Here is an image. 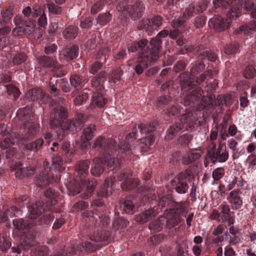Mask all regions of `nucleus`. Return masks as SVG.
<instances>
[{
    "label": "nucleus",
    "instance_id": "obj_1",
    "mask_svg": "<svg viewBox=\"0 0 256 256\" xmlns=\"http://www.w3.org/2000/svg\"><path fill=\"white\" fill-rule=\"evenodd\" d=\"M92 148L102 153L104 161L107 163L108 166L114 168L118 167L120 160L114 156L118 153V146L114 140L100 136L94 140Z\"/></svg>",
    "mask_w": 256,
    "mask_h": 256
},
{
    "label": "nucleus",
    "instance_id": "obj_2",
    "mask_svg": "<svg viewBox=\"0 0 256 256\" xmlns=\"http://www.w3.org/2000/svg\"><path fill=\"white\" fill-rule=\"evenodd\" d=\"M90 162L88 160L81 162L78 170V174L79 176L78 180H80L79 188L74 189V194L81 193L80 197L82 199L90 198L96 186V183L94 181L85 180V178L88 173Z\"/></svg>",
    "mask_w": 256,
    "mask_h": 256
},
{
    "label": "nucleus",
    "instance_id": "obj_3",
    "mask_svg": "<svg viewBox=\"0 0 256 256\" xmlns=\"http://www.w3.org/2000/svg\"><path fill=\"white\" fill-rule=\"evenodd\" d=\"M116 9L119 12H124V14L130 15L132 18L135 20L142 16L144 8L140 2L136 3L132 6L128 5L125 2H120L117 6Z\"/></svg>",
    "mask_w": 256,
    "mask_h": 256
},
{
    "label": "nucleus",
    "instance_id": "obj_4",
    "mask_svg": "<svg viewBox=\"0 0 256 256\" xmlns=\"http://www.w3.org/2000/svg\"><path fill=\"white\" fill-rule=\"evenodd\" d=\"M38 62L41 66L50 68L54 72V76L61 77L66 74V72L62 70V66L59 64L56 58L46 56H42L38 58Z\"/></svg>",
    "mask_w": 256,
    "mask_h": 256
},
{
    "label": "nucleus",
    "instance_id": "obj_5",
    "mask_svg": "<svg viewBox=\"0 0 256 256\" xmlns=\"http://www.w3.org/2000/svg\"><path fill=\"white\" fill-rule=\"evenodd\" d=\"M84 122V120L82 116H78L72 120L62 122V128L59 130V132H58V138L61 140L64 138V130H68L72 132H76L82 128Z\"/></svg>",
    "mask_w": 256,
    "mask_h": 256
},
{
    "label": "nucleus",
    "instance_id": "obj_6",
    "mask_svg": "<svg viewBox=\"0 0 256 256\" xmlns=\"http://www.w3.org/2000/svg\"><path fill=\"white\" fill-rule=\"evenodd\" d=\"M234 2H237L236 5L232 6L228 14V17L229 19L233 20L238 18L242 11V5H244V10L246 12H250L254 8V4L250 0H233Z\"/></svg>",
    "mask_w": 256,
    "mask_h": 256
},
{
    "label": "nucleus",
    "instance_id": "obj_7",
    "mask_svg": "<svg viewBox=\"0 0 256 256\" xmlns=\"http://www.w3.org/2000/svg\"><path fill=\"white\" fill-rule=\"evenodd\" d=\"M208 154L211 162L213 164L218 162H226L229 157L228 152L226 150H222V146L220 144L216 149V144L212 142V147L208 150Z\"/></svg>",
    "mask_w": 256,
    "mask_h": 256
},
{
    "label": "nucleus",
    "instance_id": "obj_8",
    "mask_svg": "<svg viewBox=\"0 0 256 256\" xmlns=\"http://www.w3.org/2000/svg\"><path fill=\"white\" fill-rule=\"evenodd\" d=\"M150 57L142 54L138 58V64L135 68L136 72L137 74H141L144 68L148 66L153 64L158 59L159 55L155 51L150 50Z\"/></svg>",
    "mask_w": 256,
    "mask_h": 256
},
{
    "label": "nucleus",
    "instance_id": "obj_9",
    "mask_svg": "<svg viewBox=\"0 0 256 256\" xmlns=\"http://www.w3.org/2000/svg\"><path fill=\"white\" fill-rule=\"evenodd\" d=\"M188 180L184 174H180L175 177L172 182V186L174 188L176 191L180 194H185L188 188Z\"/></svg>",
    "mask_w": 256,
    "mask_h": 256
},
{
    "label": "nucleus",
    "instance_id": "obj_10",
    "mask_svg": "<svg viewBox=\"0 0 256 256\" xmlns=\"http://www.w3.org/2000/svg\"><path fill=\"white\" fill-rule=\"evenodd\" d=\"M230 20L224 19L218 16H215L210 19L208 26L212 28L215 30L221 32L228 28L230 26Z\"/></svg>",
    "mask_w": 256,
    "mask_h": 256
},
{
    "label": "nucleus",
    "instance_id": "obj_11",
    "mask_svg": "<svg viewBox=\"0 0 256 256\" xmlns=\"http://www.w3.org/2000/svg\"><path fill=\"white\" fill-rule=\"evenodd\" d=\"M68 81L65 78L56 79L51 78L50 81V94L56 96L59 92L58 88H62L64 92H68L70 90L68 88H64L62 84H67Z\"/></svg>",
    "mask_w": 256,
    "mask_h": 256
},
{
    "label": "nucleus",
    "instance_id": "obj_12",
    "mask_svg": "<svg viewBox=\"0 0 256 256\" xmlns=\"http://www.w3.org/2000/svg\"><path fill=\"white\" fill-rule=\"evenodd\" d=\"M240 194L239 190H234L229 193L227 197V200L234 210L239 209L242 205L243 202L240 196Z\"/></svg>",
    "mask_w": 256,
    "mask_h": 256
},
{
    "label": "nucleus",
    "instance_id": "obj_13",
    "mask_svg": "<svg viewBox=\"0 0 256 256\" xmlns=\"http://www.w3.org/2000/svg\"><path fill=\"white\" fill-rule=\"evenodd\" d=\"M106 73L104 71L100 72L98 76H94L91 80L93 92H104L103 83L106 80Z\"/></svg>",
    "mask_w": 256,
    "mask_h": 256
},
{
    "label": "nucleus",
    "instance_id": "obj_14",
    "mask_svg": "<svg viewBox=\"0 0 256 256\" xmlns=\"http://www.w3.org/2000/svg\"><path fill=\"white\" fill-rule=\"evenodd\" d=\"M108 237L102 238L98 236H92L90 237V241H86L82 246L85 248V250L89 252H92L96 250L100 247L99 242H104L108 240Z\"/></svg>",
    "mask_w": 256,
    "mask_h": 256
},
{
    "label": "nucleus",
    "instance_id": "obj_15",
    "mask_svg": "<svg viewBox=\"0 0 256 256\" xmlns=\"http://www.w3.org/2000/svg\"><path fill=\"white\" fill-rule=\"evenodd\" d=\"M78 54V48L74 45L66 48L60 54L59 58L62 61H68L76 58Z\"/></svg>",
    "mask_w": 256,
    "mask_h": 256
},
{
    "label": "nucleus",
    "instance_id": "obj_16",
    "mask_svg": "<svg viewBox=\"0 0 256 256\" xmlns=\"http://www.w3.org/2000/svg\"><path fill=\"white\" fill-rule=\"evenodd\" d=\"M169 34V31L166 30H163L158 33L154 38H152L150 42L152 48L150 51H155L158 54V52L161 49L162 40L160 38H165Z\"/></svg>",
    "mask_w": 256,
    "mask_h": 256
},
{
    "label": "nucleus",
    "instance_id": "obj_17",
    "mask_svg": "<svg viewBox=\"0 0 256 256\" xmlns=\"http://www.w3.org/2000/svg\"><path fill=\"white\" fill-rule=\"evenodd\" d=\"M104 92H93L91 100V106L96 108L104 106L107 102V100L103 97Z\"/></svg>",
    "mask_w": 256,
    "mask_h": 256
},
{
    "label": "nucleus",
    "instance_id": "obj_18",
    "mask_svg": "<svg viewBox=\"0 0 256 256\" xmlns=\"http://www.w3.org/2000/svg\"><path fill=\"white\" fill-rule=\"evenodd\" d=\"M14 6H6L1 10L2 18H0V26L6 25L14 15Z\"/></svg>",
    "mask_w": 256,
    "mask_h": 256
},
{
    "label": "nucleus",
    "instance_id": "obj_19",
    "mask_svg": "<svg viewBox=\"0 0 256 256\" xmlns=\"http://www.w3.org/2000/svg\"><path fill=\"white\" fill-rule=\"evenodd\" d=\"M221 206L222 222H227L228 223V225L230 226L234 223V219L233 218L232 212H230V206L226 202H222Z\"/></svg>",
    "mask_w": 256,
    "mask_h": 256
},
{
    "label": "nucleus",
    "instance_id": "obj_20",
    "mask_svg": "<svg viewBox=\"0 0 256 256\" xmlns=\"http://www.w3.org/2000/svg\"><path fill=\"white\" fill-rule=\"evenodd\" d=\"M102 163H107L104 161L103 156L100 158H95L93 160V164L91 168V173L93 176H98L102 174L104 171Z\"/></svg>",
    "mask_w": 256,
    "mask_h": 256
},
{
    "label": "nucleus",
    "instance_id": "obj_21",
    "mask_svg": "<svg viewBox=\"0 0 256 256\" xmlns=\"http://www.w3.org/2000/svg\"><path fill=\"white\" fill-rule=\"evenodd\" d=\"M50 170L46 168V172H44L36 176L34 180L35 184L40 188H44L50 182V177L48 171Z\"/></svg>",
    "mask_w": 256,
    "mask_h": 256
},
{
    "label": "nucleus",
    "instance_id": "obj_22",
    "mask_svg": "<svg viewBox=\"0 0 256 256\" xmlns=\"http://www.w3.org/2000/svg\"><path fill=\"white\" fill-rule=\"evenodd\" d=\"M118 179L122 181L126 179L121 184V187L124 190H128L134 187L133 180L129 178V176L126 173H120L118 175Z\"/></svg>",
    "mask_w": 256,
    "mask_h": 256
},
{
    "label": "nucleus",
    "instance_id": "obj_23",
    "mask_svg": "<svg viewBox=\"0 0 256 256\" xmlns=\"http://www.w3.org/2000/svg\"><path fill=\"white\" fill-rule=\"evenodd\" d=\"M190 116V114H188L186 116H183L180 120L181 124L176 123L171 126L170 129H168L169 132L171 133L172 135H174L178 132L182 130L184 127V125L183 122L188 123L189 120L188 118Z\"/></svg>",
    "mask_w": 256,
    "mask_h": 256
},
{
    "label": "nucleus",
    "instance_id": "obj_24",
    "mask_svg": "<svg viewBox=\"0 0 256 256\" xmlns=\"http://www.w3.org/2000/svg\"><path fill=\"white\" fill-rule=\"evenodd\" d=\"M87 82L86 78L78 74H73L70 78L71 86L78 90L80 88Z\"/></svg>",
    "mask_w": 256,
    "mask_h": 256
},
{
    "label": "nucleus",
    "instance_id": "obj_25",
    "mask_svg": "<svg viewBox=\"0 0 256 256\" xmlns=\"http://www.w3.org/2000/svg\"><path fill=\"white\" fill-rule=\"evenodd\" d=\"M95 130V126L92 124H90L85 128L80 136L82 142L85 143L91 140Z\"/></svg>",
    "mask_w": 256,
    "mask_h": 256
},
{
    "label": "nucleus",
    "instance_id": "obj_26",
    "mask_svg": "<svg viewBox=\"0 0 256 256\" xmlns=\"http://www.w3.org/2000/svg\"><path fill=\"white\" fill-rule=\"evenodd\" d=\"M45 94L44 91L39 88H34L30 90L27 94L26 96L33 100H37L42 98Z\"/></svg>",
    "mask_w": 256,
    "mask_h": 256
},
{
    "label": "nucleus",
    "instance_id": "obj_27",
    "mask_svg": "<svg viewBox=\"0 0 256 256\" xmlns=\"http://www.w3.org/2000/svg\"><path fill=\"white\" fill-rule=\"evenodd\" d=\"M34 169L30 167H23L18 168L15 172V175L16 178L22 179L32 176L34 174Z\"/></svg>",
    "mask_w": 256,
    "mask_h": 256
},
{
    "label": "nucleus",
    "instance_id": "obj_28",
    "mask_svg": "<svg viewBox=\"0 0 256 256\" xmlns=\"http://www.w3.org/2000/svg\"><path fill=\"white\" fill-rule=\"evenodd\" d=\"M78 32V28L77 26H70L64 31L63 36L66 39L72 40L77 36Z\"/></svg>",
    "mask_w": 256,
    "mask_h": 256
},
{
    "label": "nucleus",
    "instance_id": "obj_29",
    "mask_svg": "<svg viewBox=\"0 0 256 256\" xmlns=\"http://www.w3.org/2000/svg\"><path fill=\"white\" fill-rule=\"evenodd\" d=\"M140 148L142 151L147 152L151 145L153 144L154 138L152 135H150L146 138L140 139Z\"/></svg>",
    "mask_w": 256,
    "mask_h": 256
},
{
    "label": "nucleus",
    "instance_id": "obj_30",
    "mask_svg": "<svg viewBox=\"0 0 256 256\" xmlns=\"http://www.w3.org/2000/svg\"><path fill=\"white\" fill-rule=\"evenodd\" d=\"M24 128L25 130L26 138H30L31 136L36 134L37 132V128L32 122H27L23 124Z\"/></svg>",
    "mask_w": 256,
    "mask_h": 256
},
{
    "label": "nucleus",
    "instance_id": "obj_31",
    "mask_svg": "<svg viewBox=\"0 0 256 256\" xmlns=\"http://www.w3.org/2000/svg\"><path fill=\"white\" fill-rule=\"evenodd\" d=\"M200 156L201 154L200 152L192 150L190 152H186L184 154L182 160L183 163L188 164L190 162L198 159Z\"/></svg>",
    "mask_w": 256,
    "mask_h": 256
},
{
    "label": "nucleus",
    "instance_id": "obj_32",
    "mask_svg": "<svg viewBox=\"0 0 256 256\" xmlns=\"http://www.w3.org/2000/svg\"><path fill=\"white\" fill-rule=\"evenodd\" d=\"M29 217L30 219H35L40 216L42 214V208L40 203L36 202L34 206H33L29 210Z\"/></svg>",
    "mask_w": 256,
    "mask_h": 256
},
{
    "label": "nucleus",
    "instance_id": "obj_33",
    "mask_svg": "<svg viewBox=\"0 0 256 256\" xmlns=\"http://www.w3.org/2000/svg\"><path fill=\"white\" fill-rule=\"evenodd\" d=\"M44 195L48 198V202H50V208L48 209L50 210H52V206L55 204L56 202V194L55 191L51 188L48 189L44 193Z\"/></svg>",
    "mask_w": 256,
    "mask_h": 256
},
{
    "label": "nucleus",
    "instance_id": "obj_34",
    "mask_svg": "<svg viewBox=\"0 0 256 256\" xmlns=\"http://www.w3.org/2000/svg\"><path fill=\"white\" fill-rule=\"evenodd\" d=\"M154 214V211L152 210H148L145 212L140 214L136 217V220L138 222L144 223L148 220Z\"/></svg>",
    "mask_w": 256,
    "mask_h": 256
},
{
    "label": "nucleus",
    "instance_id": "obj_35",
    "mask_svg": "<svg viewBox=\"0 0 256 256\" xmlns=\"http://www.w3.org/2000/svg\"><path fill=\"white\" fill-rule=\"evenodd\" d=\"M43 144V140L42 138H38L34 142L28 144L26 147V149L30 150L36 152L42 148Z\"/></svg>",
    "mask_w": 256,
    "mask_h": 256
},
{
    "label": "nucleus",
    "instance_id": "obj_36",
    "mask_svg": "<svg viewBox=\"0 0 256 256\" xmlns=\"http://www.w3.org/2000/svg\"><path fill=\"white\" fill-rule=\"evenodd\" d=\"M22 26H24V34L30 35L32 34L35 30L36 25L32 20L24 21V23Z\"/></svg>",
    "mask_w": 256,
    "mask_h": 256
},
{
    "label": "nucleus",
    "instance_id": "obj_37",
    "mask_svg": "<svg viewBox=\"0 0 256 256\" xmlns=\"http://www.w3.org/2000/svg\"><path fill=\"white\" fill-rule=\"evenodd\" d=\"M12 223L14 228L18 230H24L28 228H30V227L27 222L24 220L23 219L17 218L14 220Z\"/></svg>",
    "mask_w": 256,
    "mask_h": 256
},
{
    "label": "nucleus",
    "instance_id": "obj_38",
    "mask_svg": "<svg viewBox=\"0 0 256 256\" xmlns=\"http://www.w3.org/2000/svg\"><path fill=\"white\" fill-rule=\"evenodd\" d=\"M158 122L156 121H154L152 123H150L148 126H144L142 124L138 125V128L140 130L142 133L144 132H152L158 126Z\"/></svg>",
    "mask_w": 256,
    "mask_h": 256
},
{
    "label": "nucleus",
    "instance_id": "obj_39",
    "mask_svg": "<svg viewBox=\"0 0 256 256\" xmlns=\"http://www.w3.org/2000/svg\"><path fill=\"white\" fill-rule=\"evenodd\" d=\"M224 52L228 55L234 56L239 52V45L234 42L232 44L227 46L224 49Z\"/></svg>",
    "mask_w": 256,
    "mask_h": 256
},
{
    "label": "nucleus",
    "instance_id": "obj_40",
    "mask_svg": "<svg viewBox=\"0 0 256 256\" xmlns=\"http://www.w3.org/2000/svg\"><path fill=\"white\" fill-rule=\"evenodd\" d=\"M214 4L216 7L226 8L232 4V6L236 5L237 2H234L233 0H213Z\"/></svg>",
    "mask_w": 256,
    "mask_h": 256
},
{
    "label": "nucleus",
    "instance_id": "obj_41",
    "mask_svg": "<svg viewBox=\"0 0 256 256\" xmlns=\"http://www.w3.org/2000/svg\"><path fill=\"white\" fill-rule=\"evenodd\" d=\"M46 6L50 13L60 14L62 12V8L54 4L52 0L48 1Z\"/></svg>",
    "mask_w": 256,
    "mask_h": 256
},
{
    "label": "nucleus",
    "instance_id": "obj_42",
    "mask_svg": "<svg viewBox=\"0 0 256 256\" xmlns=\"http://www.w3.org/2000/svg\"><path fill=\"white\" fill-rule=\"evenodd\" d=\"M31 114V110L28 107H24L18 110L16 117L18 120H23L25 118L28 117Z\"/></svg>",
    "mask_w": 256,
    "mask_h": 256
},
{
    "label": "nucleus",
    "instance_id": "obj_43",
    "mask_svg": "<svg viewBox=\"0 0 256 256\" xmlns=\"http://www.w3.org/2000/svg\"><path fill=\"white\" fill-rule=\"evenodd\" d=\"M180 82L182 88L188 87L190 88L192 84V80L188 74H182L180 76Z\"/></svg>",
    "mask_w": 256,
    "mask_h": 256
},
{
    "label": "nucleus",
    "instance_id": "obj_44",
    "mask_svg": "<svg viewBox=\"0 0 256 256\" xmlns=\"http://www.w3.org/2000/svg\"><path fill=\"white\" fill-rule=\"evenodd\" d=\"M62 124L60 118L52 112L50 115V126L52 128H56L59 126L62 127Z\"/></svg>",
    "mask_w": 256,
    "mask_h": 256
},
{
    "label": "nucleus",
    "instance_id": "obj_45",
    "mask_svg": "<svg viewBox=\"0 0 256 256\" xmlns=\"http://www.w3.org/2000/svg\"><path fill=\"white\" fill-rule=\"evenodd\" d=\"M52 112L62 119L66 118L68 116L66 110L62 106H58L54 108Z\"/></svg>",
    "mask_w": 256,
    "mask_h": 256
},
{
    "label": "nucleus",
    "instance_id": "obj_46",
    "mask_svg": "<svg viewBox=\"0 0 256 256\" xmlns=\"http://www.w3.org/2000/svg\"><path fill=\"white\" fill-rule=\"evenodd\" d=\"M256 74V71L252 66H247L243 71V76L246 78H253Z\"/></svg>",
    "mask_w": 256,
    "mask_h": 256
},
{
    "label": "nucleus",
    "instance_id": "obj_47",
    "mask_svg": "<svg viewBox=\"0 0 256 256\" xmlns=\"http://www.w3.org/2000/svg\"><path fill=\"white\" fill-rule=\"evenodd\" d=\"M14 143V138L12 136H10L4 138L1 141L0 146L4 149H8L10 148Z\"/></svg>",
    "mask_w": 256,
    "mask_h": 256
},
{
    "label": "nucleus",
    "instance_id": "obj_48",
    "mask_svg": "<svg viewBox=\"0 0 256 256\" xmlns=\"http://www.w3.org/2000/svg\"><path fill=\"white\" fill-rule=\"evenodd\" d=\"M6 88L8 94L12 98H16L19 96L20 92L16 86L12 84H9L6 86Z\"/></svg>",
    "mask_w": 256,
    "mask_h": 256
},
{
    "label": "nucleus",
    "instance_id": "obj_49",
    "mask_svg": "<svg viewBox=\"0 0 256 256\" xmlns=\"http://www.w3.org/2000/svg\"><path fill=\"white\" fill-rule=\"evenodd\" d=\"M224 174V170L222 168H216L212 173V176L216 183H218Z\"/></svg>",
    "mask_w": 256,
    "mask_h": 256
},
{
    "label": "nucleus",
    "instance_id": "obj_50",
    "mask_svg": "<svg viewBox=\"0 0 256 256\" xmlns=\"http://www.w3.org/2000/svg\"><path fill=\"white\" fill-rule=\"evenodd\" d=\"M112 19V16L110 13H105L100 14L97 18V22L98 23L104 25V24L108 22Z\"/></svg>",
    "mask_w": 256,
    "mask_h": 256
},
{
    "label": "nucleus",
    "instance_id": "obj_51",
    "mask_svg": "<svg viewBox=\"0 0 256 256\" xmlns=\"http://www.w3.org/2000/svg\"><path fill=\"white\" fill-rule=\"evenodd\" d=\"M11 246V242L4 236H0V249L6 252Z\"/></svg>",
    "mask_w": 256,
    "mask_h": 256
},
{
    "label": "nucleus",
    "instance_id": "obj_52",
    "mask_svg": "<svg viewBox=\"0 0 256 256\" xmlns=\"http://www.w3.org/2000/svg\"><path fill=\"white\" fill-rule=\"evenodd\" d=\"M20 214V210L18 208L14 206H12L6 210V218H13L17 216Z\"/></svg>",
    "mask_w": 256,
    "mask_h": 256
},
{
    "label": "nucleus",
    "instance_id": "obj_53",
    "mask_svg": "<svg viewBox=\"0 0 256 256\" xmlns=\"http://www.w3.org/2000/svg\"><path fill=\"white\" fill-rule=\"evenodd\" d=\"M52 165L58 170H61V166L63 164V160L62 158L57 156H56L52 157Z\"/></svg>",
    "mask_w": 256,
    "mask_h": 256
},
{
    "label": "nucleus",
    "instance_id": "obj_54",
    "mask_svg": "<svg viewBox=\"0 0 256 256\" xmlns=\"http://www.w3.org/2000/svg\"><path fill=\"white\" fill-rule=\"evenodd\" d=\"M88 98V94L86 92H82L74 100V102L76 105H81L86 102Z\"/></svg>",
    "mask_w": 256,
    "mask_h": 256
},
{
    "label": "nucleus",
    "instance_id": "obj_55",
    "mask_svg": "<svg viewBox=\"0 0 256 256\" xmlns=\"http://www.w3.org/2000/svg\"><path fill=\"white\" fill-rule=\"evenodd\" d=\"M27 59V56L25 54H16L13 58V62L14 64H20L24 63Z\"/></svg>",
    "mask_w": 256,
    "mask_h": 256
},
{
    "label": "nucleus",
    "instance_id": "obj_56",
    "mask_svg": "<svg viewBox=\"0 0 256 256\" xmlns=\"http://www.w3.org/2000/svg\"><path fill=\"white\" fill-rule=\"evenodd\" d=\"M193 13L198 14L196 8H195L193 4H190L186 10V12L184 14V17L187 18L192 16Z\"/></svg>",
    "mask_w": 256,
    "mask_h": 256
},
{
    "label": "nucleus",
    "instance_id": "obj_57",
    "mask_svg": "<svg viewBox=\"0 0 256 256\" xmlns=\"http://www.w3.org/2000/svg\"><path fill=\"white\" fill-rule=\"evenodd\" d=\"M151 22L154 29L158 30L162 24V18L159 16H156L151 20Z\"/></svg>",
    "mask_w": 256,
    "mask_h": 256
},
{
    "label": "nucleus",
    "instance_id": "obj_58",
    "mask_svg": "<svg viewBox=\"0 0 256 256\" xmlns=\"http://www.w3.org/2000/svg\"><path fill=\"white\" fill-rule=\"evenodd\" d=\"M103 65L102 62H96L90 65L89 68L90 72L92 74H96Z\"/></svg>",
    "mask_w": 256,
    "mask_h": 256
},
{
    "label": "nucleus",
    "instance_id": "obj_59",
    "mask_svg": "<svg viewBox=\"0 0 256 256\" xmlns=\"http://www.w3.org/2000/svg\"><path fill=\"white\" fill-rule=\"evenodd\" d=\"M44 12L42 7L38 4H35L32 7V17L36 18Z\"/></svg>",
    "mask_w": 256,
    "mask_h": 256
},
{
    "label": "nucleus",
    "instance_id": "obj_60",
    "mask_svg": "<svg viewBox=\"0 0 256 256\" xmlns=\"http://www.w3.org/2000/svg\"><path fill=\"white\" fill-rule=\"evenodd\" d=\"M171 102L170 97L168 96H164L160 97L158 101V106H165Z\"/></svg>",
    "mask_w": 256,
    "mask_h": 256
},
{
    "label": "nucleus",
    "instance_id": "obj_61",
    "mask_svg": "<svg viewBox=\"0 0 256 256\" xmlns=\"http://www.w3.org/2000/svg\"><path fill=\"white\" fill-rule=\"evenodd\" d=\"M60 24L58 22L52 23L49 26V34L51 36L54 35L56 33L58 32L60 28L59 26Z\"/></svg>",
    "mask_w": 256,
    "mask_h": 256
},
{
    "label": "nucleus",
    "instance_id": "obj_62",
    "mask_svg": "<svg viewBox=\"0 0 256 256\" xmlns=\"http://www.w3.org/2000/svg\"><path fill=\"white\" fill-rule=\"evenodd\" d=\"M190 140V136L188 135H184L181 136L178 138V143L180 144L186 146L188 145Z\"/></svg>",
    "mask_w": 256,
    "mask_h": 256
},
{
    "label": "nucleus",
    "instance_id": "obj_63",
    "mask_svg": "<svg viewBox=\"0 0 256 256\" xmlns=\"http://www.w3.org/2000/svg\"><path fill=\"white\" fill-rule=\"evenodd\" d=\"M206 18L204 17L200 16L196 18L194 25L196 28H199L205 24Z\"/></svg>",
    "mask_w": 256,
    "mask_h": 256
},
{
    "label": "nucleus",
    "instance_id": "obj_64",
    "mask_svg": "<svg viewBox=\"0 0 256 256\" xmlns=\"http://www.w3.org/2000/svg\"><path fill=\"white\" fill-rule=\"evenodd\" d=\"M202 56L204 58H207L210 61H215L216 59V54L213 52H210L207 50L202 52Z\"/></svg>",
    "mask_w": 256,
    "mask_h": 256
}]
</instances>
